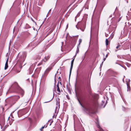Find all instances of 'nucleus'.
Listing matches in <instances>:
<instances>
[{
  "label": "nucleus",
  "instance_id": "nucleus-38",
  "mask_svg": "<svg viewBox=\"0 0 131 131\" xmlns=\"http://www.w3.org/2000/svg\"><path fill=\"white\" fill-rule=\"evenodd\" d=\"M104 103V101L103 102V103Z\"/></svg>",
  "mask_w": 131,
  "mask_h": 131
},
{
  "label": "nucleus",
  "instance_id": "nucleus-13",
  "mask_svg": "<svg viewBox=\"0 0 131 131\" xmlns=\"http://www.w3.org/2000/svg\"><path fill=\"white\" fill-rule=\"evenodd\" d=\"M82 40L81 39H79V43L78 45V46H79L80 45V43H81L82 42Z\"/></svg>",
  "mask_w": 131,
  "mask_h": 131
},
{
  "label": "nucleus",
  "instance_id": "nucleus-25",
  "mask_svg": "<svg viewBox=\"0 0 131 131\" xmlns=\"http://www.w3.org/2000/svg\"><path fill=\"white\" fill-rule=\"evenodd\" d=\"M114 36V34H112V38Z\"/></svg>",
  "mask_w": 131,
  "mask_h": 131
},
{
  "label": "nucleus",
  "instance_id": "nucleus-5",
  "mask_svg": "<svg viewBox=\"0 0 131 131\" xmlns=\"http://www.w3.org/2000/svg\"><path fill=\"white\" fill-rule=\"evenodd\" d=\"M74 60V59H73L72 60V61L71 62V67L70 69V74H69L70 76L71 74L72 69V68L73 67V64Z\"/></svg>",
  "mask_w": 131,
  "mask_h": 131
},
{
  "label": "nucleus",
  "instance_id": "nucleus-2",
  "mask_svg": "<svg viewBox=\"0 0 131 131\" xmlns=\"http://www.w3.org/2000/svg\"><path fill=\"white\" fill-rule=\"evenodd\" d=\"M60 84H59V81L57 85L56 88H57V93L59 94L61 92L62 90H61L60 89V87L62 85V83L61 82H60Z\"/></svg>",
  "mask_w": 131,
  "mask_h": 131
},
{
  "label": "nucleus",
  "instance_id": "nucleus-14",
  "mask_svg": "<svg viewBox=\"0 0 131 131\" xmlns=\"http://www.w3.org/2000/svg\"><path fill=\"white\" fill-rule=\"evenodd\" d=\"M121 46V45L119 44H118L117 46H116V49H118Z\"/></svg>",
  "mask_w": 131,
  "mask_h": 131
},
{
  "label": "nucleus",
  "instance_id": "nucleus-18",
  "mask_svg": "<svg viewBox=\"0 0 131 131\" xmlns=\"http://www.w3.org/2000/svg\"><path fill=\"white\" fill-rule=\"evenodd\" d=\"M87 87L89 89H90V86L89 84L88 85H87Z\"/></svg>",
  "mask_w": 131,
  "mask_h": 131
},
{
  "label": "nucleus",
  "instance_id": "nucleus-26",
  "mask_svg": "<svg viewBox=\"0 0 131 131\" xmlns=\"http://www.w3.org/2000/svg\"><path fill=\"white\" fill-rule=\"evenodd\" d=\"M106 59V58H104V61Z\"/></svg>",
  "mask_w": 131,
  "mask_h": 131
},
{
  "label": "nucleus",
  "instance_id": "nucleus-16",
  "mask_svg": "<svg viewBox=\"0 0 131 131\" xmlns=\"http://www.w3.org/2000/svg\"><path fill=\"white\" fill-rule=\"evenodd\" d=\"M35 66V64H32V65L31 66V69H33L34 67Z\"/></svg>",
  "mask_w": 131,
  "mask_h": 131
},
{
  "label": "nucleus",
  "instance_id": "nucleus-24",
  "mask_svg": "<svg viewBox=\"0 0 131 131\" xmlns=\"http://www.w3.org/2000/svg\"><path fill=\"white\" fill-rule=\"evenodd\" d=\"M108 56V54H107L106 56H105V57L106 58H107Z\"/></svg>",
  "mask_w": 131,
  "mask_h": 131
},
{
  "label": "nucleus",
  "instance_id": "nucleus-37",
  "mask_svg": "<svg viewBox=\"0 0 131 131\" xmlns=\"http://www.w3.org/2000/svg\"><path fill=\"white\" fill-rule=\"evenodd\" d=\"M9 118V117L8 118V119Z\"/></svg>",
  "mask_w": 131,
  "mask_h": 131
},
{
  "label": "nucleus",
  "instance_id": "nucleus-27",
  "mask_svg": "<svg viewBox=\"0 0 131 131\" xmlns=\"http://www.w3.org/2000/svg\"><path fill=\"white\" fill-rule=\"evenodd\" d=\"M41 64V63H40L39 64H38V66H39V65L40 64Z\"/></svg>",
  "mask_w": 131,
  "mask_h": 131
},
{
  "label": "nucleus",
  "instance_id": "nucleus-39",
  "mask_svg": "<svg viewBox=\"0 0 131 131\" xmlns=\"http://www.w3.org/2000/svg\"><path fill=\"white\" fill-rule=\"evenodd\" d=\"M103 102V101H102V102Z\"/></svg>",
  "mask_w": 131,
  "mask_h": 131
},
{
  "label": "nucleus",
  "instance_id": "nucleus-30",
  "mask_svg": "<svg viewBox=\"0 0 131 131\" xmlns=\"http://www.w3.org/2000/svg\"><path fill=\"white\" fill-rule=\"evenodd\" d=\"M118 50V49H117V50H116L115 51H117Z\"/></svg>",
  "mask_w": 131,
  "mask_h": 131
},
{
  "label": "nucleus",
  "instance_id": "nucleus-15",
  "mask_svg": "<svg viewBox=\"0 0 131 131\" xmlns=\"http://www.w3.org/2000/svg\"><path fill=\"white\" fill-rule=\"evenodd\" d=\"M85 110L86 111L88 112H90V110L89 108H85Z\"/></svg>",
  "mask_w": 131,
  "mask_h": 131
},
{
  "label": "nucleus",
  "instance_id": "nucleus-20",
  "mask_svg": "<svg viewBox=\"0 0 131 131\" xmlns=\"http://www.w3.org/2000/svg\"><path fill=\"white\" fill-rule=\"evenodd\" d=\"M128 27H129L130 26H131V24L129 23V22L128 23Z\"/></svg>",
  "mask_w": 131,
  "mask_h": 131
},
{
  "label": "nucleus",
  "instance_id": "nucleus-35",
  "mask_svg": "<svg viewBox=\"0 0 131 131\" xmlns=\"http://www.w3.org/2000/svg\"><path fill=\"white\" fill-rule=\"evenodd\" d=\"M59 79H61V78H60V77H59Z\"/></svg>",
  "mask_w": 131,
  "mask_h": 131
},
{
  "label": "nucleus",
  "instance_id": "nucleus-10",
  "mask_svg": "<svg viewBox=\"0 0 131 131\" xmlns=\"http://www.w3.org/2000/svg\"><path fill=\"white\" fill-rule=\"evenodd\" d=\"M60 104L59 99V98H57V102L56 104L57 106H59Z\"/></svg>",
  "mask_w": 131,
  "mask_h": 131
},
{
  "label": "nucleus",
  "instance_id": "nucleus-7",
  "mask_svg": "<svg viewBox=\"0 0 131 131\" xmlns=\"http://www.w3.org/2000/svg\"><path fill=\"white\" fill-rule=\"evenodd\" d=\"M8 58L7 60L6 61V62L5 63V67L4 68V69L5 70H6L8 67Z\"/></svg>",
  "mask_w": 131,
  "mask_h": 131
},
{
  "label": "nucleus",
  "instance_id": "nucleus-34",
  "mask_svg": "<svg viewBox=\"0 0 131 131\" xmlns=\"http://www.w3.org/2000/svg\"><path fill=\"white\" fill-rule=\"evenodd\" d=\"M20 72V71H18L17 72Z\"/></svg>",
  "mask_w": 131,
  "mask_h": 131
},
{
  "label": "nucleus",
  "instance_id": "nucleus-36",
  "mask_svg": "<svg viewBox=\"0 0 131 131\" xmlns=\"http://www.w3.org/2000/svg\"><path fill=\"white\" fill-rule=\"evenodd\" d=\"M126 26H127V25H126H126L125 26V27H126Z\"/></svg>",
  "mask_w": 131,
  "mask_h": 131
},
{
  "label": "nucleus",
  "instance_id": "nucleus-1",
  "mask_svg": "<svg viewBox=\"0 0 131 131\" xmlns=\"http://www.w3.org/2000/svg\"><path fill=\"white\" fill-rule=\"evenodd\" d=\"M51 69V68L50 67H48V68L44 72L43 75L42 76V79H45L49 72L50 71Z\"/></svg>",
  "mask_w": 131,
  "mask_h": 131
},
{
  "label": "nucleus",
  "instance_id": "nucleus-23",
  "mask_svg": "<svg viewBox=\"0 0 131 131\" xmlns=\"http://www.w3.org/2000/svg\"><path fill=\"white\" fill-rule=\"evenodd\" d=\"M103 62H102V64H101V65H100V66H101H101L102 65H103Z\"/></svg>",
  "mask_w": 131,
  "mask_h": 131
},
{
  "label": "nucleus",
  "instance_id": "nucleus-12",
  "mask_svg": "<svg viewBox=\"0 0 131 131\" xmlns=\"http://www.w3.org/2000/svg\"><path fill=\"white\" fill-rule=\"evenodd\" d=\"M109 41L107 39H106V46H107L109 44Z\"/></svg>",
  "mask_w": 131,
  "mask_h": 131
},
{
  "label": "nucleus",
  "instance_id": "nucleus-22",
  "mask_svg": "<svg viewBox=\"0 0 131 131\" xmlns=\"http://www.w3.org/2000/svg\"><path fill=\"white\" fill-rule=\"evenodd\" d=\"M18 99H19L20 98V97L19 96H17L16 97Z\"/></svg>",
  "mask_w": 131,
  "mask_h": 131
},
{
  "label": "nucleus",
  "instance_id": "nucleus-31",
  "mask_svg": "<svg viewBox=\"0 0 131 131\" xmlns=\"http://www.w3.org/2000/svg\"><path fill=\"white\" fill-rule=\"evenodd\" d=\"M120 19H121V18H120L119 19V21H119L120 20Z\"/></svg>",
  "mask_w": 131,
  "mask_h": 131
},
{
  "label": "nucleus",
  "instance_id": "nucleus-29",
  "mask_svg": "<svg viewBox=\"0 0 131 131\" xmlns=\"http://www.w3.org/2000/svg\"><path fill=\"white\" fill-rule=\"evenodd\" d=\"M68 27V24L67 26V28Z\"/></svg>",
  "mask_w": 131,
  "mask_h": 131
},
{
  "label": "nucleus",
  "instance_id": "nucleus-17",
  "mask_svg": "<svg viewBox=\"0 0 131 131\" xmlns=\"http://www.w3.org/2000/svg\"><path fill=\"white\" fill-rule=\"evenodd\" d=\"M78 100L79 101L80 104L83 107V106L82 105V104L81 103V102H80L79 99H78Z\"/></svg>",
  "mask_w": 131,
  "mask_h": 131
},
{
  "label": "nucleus",
  "instance_id": "nucleus-11",
  "mask_svg": "<svg viewBox=\"0 0 131 131\" xmlns=\"http://www.w3.org/2000/svg\"><path fill=\"white\" fill-rule=\"evenodd\" d=\"M79 46H77V51H76V53L75 55V56H76L77 54L79 52Z\"/></svg>",
  "mask_w": 131,
  "mask_h": 131
},
{
  "label": "nucleus",
  "instance_id": "nucleus-19",
  "mask_svg": "<svg viewBox=\"0 0 131 131\" xmlns=\"http://www.w3.org/2000/svg\"><path fill=\"white\" fill-rule=\"evenodd\" d=\"M45 127V126H42L40 129V130L42 131V129H43Z\"/></svg>",
  "mask_w": 131,
  "mask_h": 131
},
{
  "label": "nucleus",
  "instance_id": "nucleus-9",
  "mask_svg": "<svg viewBox=\"0 0 131 131\" xmlns=\"http://www.w3.org/2000/svg\"><path fill=\"white\" fill-rule=\"evenodd\" d=\"M50 58V57L49 56H48L47 57H46L45 58L43 59V61L45 62H46Z\"/></svg>",
  "mask_w": 131,
  "mask_h": 131
},
{
  "label": "nucleus",
  "instance_id": "nucleus-33",
  "mask_svg": "<svg viewBox=\"0 0 131 131\" xmlns=\"http://www.w3.org/2000/svg\"><path fill=\"white\" fill-rule=\"evenodd\" d=\"M96 95V96L98 97V95Z\"/></svg>",
  "mask_w": 131,
  "mask_h": 131
},
{
  "label": "nucleus",
  "instance_id": "nucleus-3",
  "mask_svg": "<svg viewBox=\"0 0 131 131\" xmlns=\"http://www.w3.org/2000/svg\"><path fill=\"white\" fill-rule=\"evenodd\" d=\"M26 54L25 52H23V53L22 55L20 57L21 59V61L22 62H24L26 57Z\"/></svg>",
  "mask_w": 131,
  "mask_h": 131
},
{
  "label": "nucleus",
  "instance_id": "nucleus-8",
  "mask_svg": "<svg viewBox=\"0 0 131 131\" xmlns=\"http://www.w3.org/2000/svg\"><path fill=\"white\" fill-rule=\"evenodd\" d=\"M97 123H96L97 127L99 129L100 131H103L101 127L98 122V120L97 119Z\"/></svg>",
  "mask_w": 131,
  "mask_h": 131
},
{
  "label": "nucleus",
  "instance_id": "nucleus-21",
  "mask_svg": "<svg viewBox=\"0 0 131 131\" xmlns=\"http://www.w3.org/2000/svg\"><path fill=\"white\" fill-rule=\"evenodd\" d=\"M80 14L79 13H78L77 15L75 17L76 18L77 17H78L79 16H80Z\"/></svg>",
  "mask_w": 131,
  "mask_h": 131
},
{
  "label": "nucleus",
  "instance_id": "nucleus-32",
  "mask_svg": "<svg viewBox=\"0 0 131 131\" xmlns=\"http://www.w3.org/2000/svg\"><path fill=\"white\" fill-rule=\"evenodd\" d=\"M81 30L82 31H84V30H82V29H81Z\"/></svg>",
  "mask_w": 131,
  "mask_h": 131
},
{
  "label": "nucleus",
  "instance_id": "nucleus-28",
  "mask_svg": "<svg viewBox=\"0 0 131 131\" xmlns=\"http://www.w3.org/2000/svg\"><path fill=\"white\" fill-rule=\"evenodd\" d=\"M51 11V9H50L49 11V12H50V11Z\"/></svg>",
  "mask_w": 131,
  "mask_h": 131
},
{
  "label": "nucleus",
  "instance_id": "nucleus-4",
  "mask_svg": "<svg viewBox=\"0 0 131 131\" xmlns=\"http://www.w3.org/2000/svg\"><path fill=\"white\" fill-rule=\"evenodd\" d=\"M127 81H126V84L127 86V91H130V87L129 86V83L130 81V79L127 80Z\"/></svg>",
  "mask_w": 131,
  "mask_h": 131
},
{
  "label": "nucleus",
  "instance_id": "nucleus-6",
  "mask_svg": "<svg viewBox=\"0 0 131 131\" xmlns=\"http://www.w3.org/2000/svg\"><path fill=\"white\" fill-rule=\"evenodd\" d=\"M58 107H56V109H55V114H54V115H53V117H54V118L56 117L57 116V113H58Z\"/></svg>",
  "mask_w": 131,
  "mask_h": 131
}]
</instances>
